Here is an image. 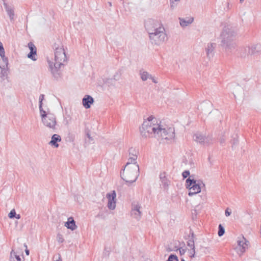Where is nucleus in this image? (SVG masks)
<instances>
[{"instance_id": "nucleus-1", "label": "nucleus", "mask_w": 261, "mask_h": 261, "mask_svg": "<svg viewBox=\"0 0 261 261\" xmlns=\"http://www.w3.org/2000/svg\"><path fill=\"white\" fill-rule=\"evenodd\" d=\"M144 26L151 44L159 46L168 40L163 24L158 20L148 19L145 21Z\"/></svg>"}, {"instance_id": "nucleus-2", "label": "nucleus", "mask_w": 261, "mask_h": 261, "mask_svg": "<svg viewBox=\"0 0 261 261\" xmlns=\"http://www.w3.org/2000/svg\"><path fill=\"white\" fill-rule=\"evenodd\" d=\"M236 32L230 25L225 26L220 34L221 45L227 51H231L237 46L236 43Z\"/></svg>"}, {"instance_id": "nucleus-3", "label": "nucleus", "mask_w": 261, "mask_h": 261, "mask_svg": "<svg viewBox=\"0 0 261 261\" xmlns=\"http://www.w3.org/2000/svg\"><path fill=\"white\" fill-rule=\"evenodd\" d=\"M139 175V166L134 163L131 166L123 168L120 171L121 178L125 181L128 186L135 182Z\"/></svg>"}, {"instance_id": "nucleus-4", "label": "nucleus", "mask_w": 261, "mask_h": 261, "mask_svg": "<svg viewBox=\"0 0 261 261\" xmlns=\"http://www.w3.org/2000/svg\"><path fill=\"white\" fill-rule=\"evenodd\" d=\"M44 99V95L40 94L39 96V108L42 121L43 124L51 129H55L57 124L55 116L51 113H47L42 108V101Z\"/></svg>"}, {"instance_id": "nucleus-5", "label": "nucleus", "mask_w": 261, "mask_h": 261, "mask_svg": "<svg viewBox=\"0 0 261 261\" xmlns=\"http://www.w3.org/2000/svg\"><path fill=\"white\" fill-rule=\"evenodd\" d=\"M160 124L153 123L149 121H144L141 127L140 128V133L142 137L150 138L156 137L160 132Z\"/></svg>"}, {"instance_id": "nucleus-6", "label": "nucleus", "mask_w": 261, "mask_h": 261, "mask_svg": "<svg viewBox=\"0 0 261 261\" xmlns=\"http://www.w3.org/2000/svg\"><path fill=\"white\" fill-rule=\"evenodd\" d=\"M201 185L203 186H205L202 180L195 179L193 174L190 176L186 181V188L189 190V196H192L200 193L201 189Z\"/></svg>"}, {"instance_id": "nucleus-7", "label": "nucleus", "mask_w": 261, "mask_h": 261, "mask_svg": "<svg viewBox=\"0 0 261 261\" xmlns=\"http://www.w3.org/2000/svg\"><path fill=\"white\" fill-rule=\"evenodd\" d=\"M55 49V61L56 66L63 65L64 63L66 61V55L65 50L61 43H55L54 45Z\"/></svg>"}, {"instance_id": "nucleus-8", "label": "nucleus", "mask_w": 261, "mask_h": 261, "mask_svg": "<svg viewBox=\"0 0 261 261\" xmlns=\"http://www.w3.org/2000/svg\"><path fill=\"white\" fill-rule=\"evenodd\" d=\"M160 132H159V136H161L163 139L166 140L173 139L175 137V130L173 127H167L163 128L160 125L159 128Z\"/></svg>"}, {"instance_id": "nucleus-9", "label": "nucleus", "mask_w": 261, "mask_h": 261, "mask_svg": "<svg viewBox=\"0 0 261 261\" xmlns=\"http://www.w3.org/2000/svg\"><path fill=\"white\" fill-rule=\"evenodd\" d=\"M237 243L238 247H236V249L237 253L241 256L246 251L249 242L244 236H242L241 238H238Z\"/></svg>"}, {"instance_id": "nucleus-10", "label": "nucleus", "mask_w": 261, "mask_h": 261, "mask_svg": "<svg viewBox=\"0 0 261 261\" xmlns=\"http://www.w3.org/2000/svg\"><path fill=\"white\" fill-rule=\"evenodd\" d=\"M244 50L248 55H254L261 53V44L259 43L254 44L250 46H246Z\"/></svg>"}, {"instance_id": "nucleus-11", "label": "nucleus", "mask_w": 261, "mask_h": 261, "mask_svg": "<svg viewBox=\"0 0 261 261\" xmlns=\"http://www.w3.org/2000/svg\"><path fill=\"white\" fill-rule=\"evenodd\" d=\"M108 199V207L110 210H113L116 207V194L115 191H113L112 193H108L106 195Z\"/></svg>"}, {"instance_id": "nucleus-12", "label": "nucleus", "mask_w": 261, "mask_h": 261, "mask_svg": "<svg viewBox=\"0 0 261 261\" xmlns=\"http://www.w3.org/2000/svg\"><path fill=\"white\" fill-rule=\"evenodd\" d=\"M48 63L50 70L54 77L56 80L60 78L61 72L60 71V68L62 65L56 66V63H54V65H53V63H51L50 61H49Z\"/></svg>"}, {"instance_id": "nucleus-13", "label": "nucleus", "mask_w": 261, "mask_h": 261, "mask_svg": "<svg viewBox=\"0 0 261 261\" xmlns=\"http://www.w3.org/2000/svg\"><path fill=\"white\" fill-rule=\"evenodd\" d=\"M216 47V44L215 43H210L207 44L205 47L206 57L209 60L212 59L214 56Z\"/></svg>"}, {"instance_id": "nucleus-14", "label": "nucleus", "mask_w": 261, "mask_h": 261, "mask_svg": "<svg viewBox=\"0 0 261 261\" xmlns=\"http://www.w3.org/2000/svg\"><path fill=\"white\" fill-rule=\"evenodd\" d=\"M132 208L131 211V215L136 219L137 220H139L141 217V212L140 210L141 208V206L139 204H133Z\"/></svg>"}, {"instance_id": "nucleus-15", "label": "nucleus", "mask_w": 261, "mask_h": 261, "mask_svg": "<svg viewBox=\"0 0 261 261\" xmlns=\"http://www.w3.org/2000/svg\"><path fill=\"white\" fill-rule=\"evenodd\" d=\"M3 1V5L5 7L6 11L11 21L14 20V8L12 5H9L6 2L5 0Z\"/></svg>"}, {"instance_id": "nucleus-16", "label": "nucleus", "mask_w": 261, "mask_h": 261, "mask_svg": "<svg viewBox=\"0 0 261 261\" xmlns=\"http://www.w3.org/2000/svg\"><path fill=\"white\" fill-rule=\"evenodd\" d=\"M94 102V98L89 95H86L82 99L83 105L86 109L90 108Z\"/></svg>"}, {"instance_id": "nucleus-17", "label": "nucleus", "mask_w": 261, "mask_h": 261, "mask_svg": "<svg viewBox=\"0 0 261 261\" xmlns=\"http://www.w3.org/2000/svg\"><path fill=\"white\" fill-rule=\"evenodd\" d=\"M64 225L68 229H69L71 230H74L77 227L73 218L72 217L68 218L67 221L65 223Z\"/></svg>"}, {"instance_id": "nucleus-18", "label": "nucleus", "mask_w": 261, "mask_h": 261, "mask_svg": "<svg viewBox=\"0 0 261 261\" xmlns=\"http://www.w3.org/2000/svg\"><path fill=\"white\" fill-rule=\"evenodd\" d=\"M61 141V137L58 134H54L52 136L51 140L49 142V144L54 147H59L58 142Z\"/></svg>"}, {"instance_id": "nucleus-19", "label": "nucleus", "mask_w": 261, "mask_h": 261, "mask_svg": "<svg viewBox=\"0 0 261 261\" xmlns=\"http://www.w3.org/2000/svg\"><path fill=\"white\" fill-rule=\"evenodd\" d=\"M179 23L181 27L184 28L191 24L194 21V18L192 17L186 18H179Z\"/></svg>"}, {"instance_id": "nucleus-20", "label": "nucleus", "mask_w": 261, "mask_h": 261, "mask_svg": "<svg viewBox=\"0 0 261 261\" xmlns=\"http://www.w3.org/2000/svg\"><path fill=\"white\" fill-rule=\"evenodd\" d=\"M160 178L162 182V185L165 189H167L169 185V181L166 177L165 173H161L160 175Z\"/></svg>"}, {"instance_id": "nucleus-21", "label": "nucleus", "mask_w": 261, "mask_h": 261, "mask_svg": "<svg viewBox=\"0 0 261 261\" xmlns=\"http://www.w3.org/2000/svg\"><path fill=\"white\" fill-rule=\"evenodd\" d=\"M10 261H23V256L21 257L20 256L17 255L16 253L12 250L10 253Z\"/></svg>"}, {"instance_id": "nucleus-22", "label": "nucleus", "mask_w": 261, "mask_h": 261, "mask_svg": "<svg viewBox=\"0 0 261 261\" xmlns=\"http://www.w3.org/2000/svg\"><path fill=\"white\" fill-rule=\"evenodd\" d=\"M194 140L197 142H198L200 144H202L204 140V136H203L202 134L197 132L195 133L194 135Z\"/></svg>"}, {"instance_id": "nucleus-23", "label": "nucleus", "mask_w": 261, "mask_h": 261, "mask_svg": "<svg viewBox=\"0 0 261 261\" xmlns=\"http://www.w3.org/2000/svg\"><path fill=\"white\" fill-rule=\"evenodd\" d=\"M140 75L141 80L143 81H146L147 79H150V78L152 77V75L150 74L147 71H140Z\"/></svg>"}, {"instance_id": "nucleus-24", "label": "nucleus", "mask_w": 261, "mask_h": 261, "mask_svg": "<svg viewBox=\"0 0 261 261\" xmlns=\"http://www.w3.org/2000/svg\"><path fill=\"white\" fill-rule=\"evenodd\" d=\"M129 156L133 157V160L137 159V154L138 153V151L137 149L131 147L129 149Z\"/></svg>"}, {"instance_id": "nucleus-25", "label": "nucleus", "mask_w": 261, "mask_h": 261, "mask_svg": "<svg viewBox=\"0 0 261 261\" xmlns=\"http://www.w3.org/2000/svg\"><path fill=\"white\" fill-rule=\"evenodd\" d=\"M213 143V139L212 136H204V140L202 145L208 146Z\"/></svg>"}, {"instance_id": "nucleus-26", "label": "nucleus", "mask_w": 261, "mask_h": 261, "mask_svg": "<svg viewBox=\"0 0 261 261\" xmlns=\"http://www.w3.org/2000/svg\"><path fill=\"white\" fill-rule=\"evenodd\" d=\"M28 58L31 59L32 60L35 61L37 59V51H30L27 55Z\"/></svg>"}, {"instance_id": "nucleus-27", "label": "nucleus", "mask_w": 261, "mask_h": 261, "mask_svg": "<svg viewBox=\"0 0 261 261\" xmlns=\"http://www.w3.org/2000/svg\"><path fill=\"white\" fill-rule=\"evenodd\" d=\"M5 67H2V66H0V68H1V77L3 80H4L5 78H7L8 75L7 70Z\"/></svg>"}, {"instance_id": "nucleus-28", "label": "nucleus", "mask_w": 261, "mask_h": 261, "mask_svg": "<svg viewBox=\"0 0 261 261\" xmlns=\"http://www.w3.org/2000/svg\"><path fill=\"white\" fill-rule=\"evenodd\" d=\"M133 157H132V156L129 157L128 162L126 163V164L125 165V166H124V168L129 167L131 166V165H133L134 163L137 164V162H136L137 159L133 160Z\"/></svg>"}, {"instance_id": "nucleus-29", "label": "nucleus", "mask_w": 261, "mask_h": 261, "mask_svg": "<svg viewBox=\"0 0 261 261\" xmlns=\"http://www.w3.org/2000/svg\"><path fill=\"white\" fill-rule=\"evenodd\" d=\"M225 233V228L224 227L221 225L219 224L218 226V234L219 237H222L224 235Z\"/></svg>"}, {"instance_id": "nucleus-30", "label": "nucleus", "mask_w": 261, "mask_h": 261, "mask_svg": "<svg viewBox=\"0 0 261 261\" xmlns=\"http://www.w3.org/2000/svg\"><path fill=\"white\" fill-rule=\"evenodd\" d=\"M236 137H234L233 139L231 140V144H232V148L234 149L236 146L238 144V137L237 135L236 136Z\"/></svg>"}, {"instance_id": "nucleus-31", "label": "nucleus", "mask_w": 261, "mask_h": 261, "mask_svg": "<svg viewBox=\"0 0 261 261\" xmlns=\"http://www.w3.org/2000/svg\"><path fill=\"white\" fill-rule=\"evenodd\" d=\"M166 261H178V259L176 255L170 254Z\"/></svg>"}, {"instance_id": "nucleus-32", "label": "nucleus", "mask_w": 261, "mask_h": 261, "mask_svg": "<svg viewBox=\"0 0 261 261\" xmlns=\"http://www.w3.org/2000/svg\"><path fill=\"white\" fill-rule=\"evenodd\" d=\"M28 46L29 48L30 51H37L36 47L34 43L32 42H30L28 44Z\"/></svg>"}, {"instance_id": "nucleus-33", "label": "nucleus", "mask_w": 261, "mask_h": 261, "mask_svg": "<svg viewBox=\"0 0 261 261\" xmlns=\"http://www.w3.org/2000/svg\"><path fill=\"white\" fill-rule=\"evenodd\" d=\"M3 62V64L1 65L2 67H8V65L9 64L8 59L7 57L4 56V57H1Z\"/></svg>"}, {"instance_id": "nucleus-34", "label": "nucleus", "mask_w": 261, "mask_h": 261, "mask_svg": "<svg viewBox=\"0 0 261 261\" xmlns=\"http://www.w3.org/2000/svg\"><path fill=\"white\" fill-rule=\"evenodd\" d=\"M187 245L189 246L191 249L195 248V244H194V240H189L187 242Z\"/></svg>"}, {"instance_id": "nucleus-35", "label": "nucleus", "mask_w": 261, "mask_h": 261, "mask_svg": "<svg viewBox=\"0 0 261 261\" xmlns=\"http://www.w3.org/2000/svg\"><path fill=\"white\" fill-rule=\"evenodd\" d=\"M8 216L10 219L14 218V217L16 216V213L15 209H13L10 211Z\"/></svg>"}, {"instance_id": "nucleus-36", "label": "nucleus", "mask_w": 261, "mask_h": 261, "mask_svg": "<svg viewBox=\"0 0 261 261\" xmlns=\"http://www.w3.org/2000/svg\"><path fill=\"white\" fill-rule=\"evenodd\" d=\"M121 76V72L120 71H118V72H116L115 74L114 75L113 79L115 81H118L120 79Z\"/></svg>"}, {"instance_id": "nucleus-37", "label": "nucleus", "mask_w": 261, "mask_h": 261, "mask_svg": "<svg viewBox=\"0 0 261 261\" xmlns=\"http://www.w3.org/2000/svg\"><path fill=\"white\" fill-rule=\"evenodd\" d=\"M57 241L59 243H62L64 241V239L61 234L58 233L57 237Z\"/></svg>"}, {"instance_id": "nucleus-38", "label": "nucleus", "mask_w": 261, "mask_h": 261, "mask_svg": "<svg viewBox=\"0 0 261 261\" xmlns=\"http://www.w3.org/2000/svg\"><path fill=\"white\" fill-rule=\"evenodd\" d=\"M182 176L183 177V178L185 179L188 176L189 177L190 176H191V175H190V173L189 170H185L182 172Z\"/></svg>"}, {"instance_id": "nucleus-39", "label": "nucleus", "mask_w": 261, "mask_h": 261, "mask_svg": "<svg viewBox=\"0 0 261 261\" xmlns=\"http://www.w3.org/2000/svg\"><path fill=\"white\" fill-rule=\"evenodd\" d=\"M189 252H190V258H192L194 257L195 254V248L191 249L190 250H189Z\"/></svg>"}, {"instance_id": "nucleus-40", "label": "nucleus", "mask_w": 261, "mask_h": 261, "mask_svg": "<svg viewBox=\"0 0 261 261\" xmlns=\"http://www.w3.org/2000/svg\"><path fill=\"white\" fill-rule=\"evenodd\" d=\"M179 253L180 255H184L186 251V249H184V248H182V247H180L179 249Z\"/></svg>"}, {"instance_id": "nucleus-41", "label": "nucleus", "mask_w": 261, "mask_h": 261, "mask_svg": "<svg viewBox=\"0 0 261 261\" xmlns=\"http://www.w3.org/2000/svg\"><path fill=\"white\" fill-rule=\"evenodd\" d=\"M190 239L189 240H194L195 236L194 233L193 231L191 230L190 231Z\"/></svg>"}, {"instance_id": "nucleus-42", "label": "nucleus", "mask_w": 261, "mask_h": 261, "mask_svg": "<svg viewBox=\"0 0 261 261\" xmlns=\"http://www.w3.org/2000/svg\"><path fill=\"white\" fill-rule=\"evenodd\" d=\"M231 213V211H229L228 208L225 210V214L226 217L229 216Z\"/></svg>"}, {"instance_id": "nucleus-43", "label": "nucleus", "mask_w": 261, "mask_h": 261, "mask_svg": "<svg viewBox=\"0 0 261 261\" xmlns=\"http://www.w3.org/2000/svg\"><path fill=\"white\" fill-rule=\"evenodd\" d=\"M5 56V49H3L0 50V56H1V57H4Z\"/></svg>"}, {"instance_id": "nucleus-44", "label": "nucleus", "mask_w": 261, "mask_h": 261, "mask_svg": "<svg viewBox=\"0 0 261 261\" xmlns=\"http://www.w3.org/2000/svg\"><path fill=\"white\" fill-rule=\"evenodd\" d=\"M219 141H220V143L222 144L225 143V139L223 137H222L221 138H220Z\"/></svg>"}, {"instance_id": "nucleus-45", "label": "nucleus", "mask_w": 261, "mask_h": 261, "mask_svg": "<svg viewBox=\"0 0 261 261\" xmlns=\"http://www.w3.org/2000/svg\"><path fill=\"white\" fill-rule=\"evenodd\" d=\"M170 7L171 8L173 9L175 7L174 1L173 0H170Z\"/></svg>"}, {"instance_id": "nucleus-46", "label": "nucleus", "mask_w": 261, "mask_h": 261, "mask_svg": "<svg viewBox=\"0 0 261 261\" xmlns=\"http://www.w3.org/2000/svg\"><path fill=\"white\" fill-rule=\"evenodd\" d=\"M153 118H154V117L152 116H150L147 118V120H145V121H149L150 122H152V120L153 119Z\"/></svg>"}, {"instance_id": "nucleus-47", "label": "nucleus", "mask_w": 261, "mask_h": 261, "mask_svg": "<svg viewBox=\"0 0 261 261\" xmlns=\"http://www.w3.org/2000/svg\"><path fill=\"white\" fill-rule=\"evenodd\" d=\"M150 80H152V82H153L155 84L158 83V81L156 80V79L152 76V77L150 78Z\"/></svg>"}, {"instance_id": "nucleus-48", "label": "nucleus", "mask_w": 261, "mask_h": 261, "mask_svg": "<svg viewBox=\"0 0 261 261\" xmlns=\"http://www.w3.org/2000/svg\"><path fill=\"white\" fill-rule=\"evenodd\" d=\"M4 49L3 43L0 41V50Z\"/></svg>"}, {"instance_id": "nucleus-49", "label": "nucleus", "mask_w": 261, "mask_h": 261, "mask_svg": "<svg viewBox=\"0 0 261 261\" xmlns=\"http://www.w3.org/2000/svg\"><path fill=\"white\" fill-rule=\"evenodd\" d=\"M20 215L19 214H16V216L14 218H15L16 219H20Z\"/></svg>"}, {"instance_id": "nucleus-50", "label": "nucleus", "mask_w": 261, "mask_h": 261, "mask_svg": "<svg viewBox=\"0 0 261 261\" xmlns=\"http://www.w3.org/2000/svg\"><path fill=\"white\" fill-rule=\"evenodd\" d=\"M25 253H26V254H27V255H29L30 251H29V250L28 249H25Z\"/></svg>"}, {"instance_id": "nucleus-51", "label": "nucleus", "mask_w": 261, "mask_h": 261, "mask_svg": "<svg viewBox=\"0 0 261 261\" xmlns=\"http://www.w3.org/2000/svg\"><path fill=\"white\" fill-rule=\"evenodd\" d=\"M86 135H87V137H88V138H89V139H91V137H90V134H89V133H87V134H86Z\"/></svg>"}, {"instance_id": "nucleus-52", "label": "nucleus", "mask_w": 261, "mask_h": 261, "mask_svg": "<svg viewBox=\"0 0 261 261\" xmlns=\"http://www.w3.org/2000/svg\"><path fill=\"white\" fill-rule=\"evenodd\" d=\"M109 5H110V6H112V4H111V2H109Z\"/></svg>"}, {"instance_id": "nucleus-53", "label": "nucleus", "mask_w": 261, "mask_h": 261, "mask_svg": "<svg viewBox=\"0 0 261 261\" xmlns=\"http://www.w3.org/2000/svg\"><path fill=\"white\" fill-rule=\"evenodd\" d=\"M241 57H245V55H243V54H241Z\"/></svg>"}, {"instance_id": "nucleus-54", "label": "nucleus", "mask_w": 261, "mask_h": 261, "mask_svg": "<svg viewBox=\"0 0 261 261\" xmlns=\"http://www.w3.org/2000/svg\"><path fill=\"white\" fill-rule=\"evenodd\" d=\"M180 261H185V260L184 259L182 258Z\"/></svg>"}, {"instance_id": "nucleus-55", "label": "nucleus", "mask_w": 261, "mask_h": 261, "mask_svg": "<svg viewBox=\"0 0 261 261\" xmlns=\"http://www.w3.org/2000/svg\"><path fill=\"white\" fill-rule=\"evenodd\" d=\"M174 2H178L179 0H174Z\"/></svg>"}, {"instance_id": "nucleus-56", "label": "nucleus", "mask_w": 261, "mask_h": 261, "mask_svg": "<svg viewBox=\"0 0 261 261\" xmlns=\"http://www.w3.org/2000/svg\"><path fill=\"white\" fill-rule=\"evenodd\" d=\"M240 2H243V1H244V0H240Z\"/></svg>"}]
</instances>
